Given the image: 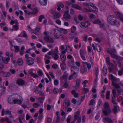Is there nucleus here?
<instances>
[{
  "instance_id": "1",
  "label": "nucleus",
  "mask_w": 123,
  "mask_h": 123,
  "mask_svg": "<svg viewBox=\"0 0 123 123\" xmlns=\"http://www.w3.org/2000/svg\"><path fill=\"white\" fill-rule=\"evenodd\" d=\"M107 18L108 22L112 25H116L117 26L120 25L119 22L118 21L115 15H109Z\"/></svg>"
},
{
  "instance_id": "2",
  "label": "nucleus",
  "mask_w": 123,
  "mask_h": 123,
  "mask_svg": "<svg viewBox=\"0 0 123 123\" xmlns=\"http://www.w3.org/2000/svg\"><path fill=\"white\" fill-rule=\"evenodd\" d=\"M51 33H53L54 36L56 39H58L61 35V31L56 29H54L52 30L51 32Z\"/></svg>"
},
{
  "instance_id": "3",
  "label": "nucleus",
  "mask_w": 123,
  "mask_h": 123,
  "mask_svg": "<svg viewBox=\"0 0 123 123\" xmlns=\"http://www.w3.org/2000/svg\"><path fill=\"white\" fill-rule=\"evenodd\" d=\"M109 78L112 80V85L115 87L116 88L118 89L120 88V86L118 84H117L115 82L117 79L112 74L110 75L109 76Z\"/></svg>"
},
{
  "instance_id": "4",
  "label": "nucleus",
  "mask_w": 123,
  "mask_h": 123,
  "mask_svg": "<svg viewBox=\"0 0 123 123\" xmlns=\"http://www.w3.org/2000/svg\"><path fill=\"white\" fill-rule=\"evenodd\" d=\"M107 52L110 54L111 56L113 58H115L116 56L117 55L116 54H114V53H116V50L115 49L113 48L111 49H108L107 50Z\"/></svg>"
},
{
  "instance_id": "5",
  "label": "nucleus",
  "mask_w": 123,
  "mask_h": 123,
  "mask_svg": "<svg viewBox=\"0 0 123 123\" xmlns=\"http://www.w3.org/2000/svg\"><path fill=\"white\" fill-rule=\"evenodd\" d=\"M76 84L75 86V88L76 90H73L71 92H76L78 91V89L80 87V85L81 83V80L80 79H78L76 80Z\"/></svg>"
},
{
  "instance_id": "6",
  "label": "nucleus",
  "mask_w": 123,
  "mask_h": 123,
  "mask_svg": "<svg viewBox=\"0 0 123 123\" xmlns=\"http://www.w3.org/2000/svg\"><path fill=\"white\" fill-rule=\"evenodd\" d=\"M70 105V101L68 99H66L63 105V108L64 111H66L67 108Z\"/></svg>"
},
{
  "instance_id": "7",
  "label": "nucleus",
  "mask_w": 123,
  "mask_h": 123,
  "mask_svg": "<svg viewBox=\"0 0 123 123\" xmlns=\"http://www.w3.org/2000/svg\"><path fill=\"white\" fill-rule=\"evenodd\" d=\"M90 24L89 22L86 21L80 23V25L81 28L84 29L86 28H88V26H90Z\"/></svg>"
},
{
  "instance_id": "8",
  "label": "nucleus",
  "mask_w": 123,
  "mask_h": 123,
  "mask_svg": "<svg viewBox=\"0 0 123 123\" xmlns=\"http://www.w3.org/2000/svg\"><path fill=\"white\" fill-rule=\"evenodd\" d=\"M112 111L111 109H104L103 110V114L105 116H107L110 114L111 112Z\"/></svg>"
},
{
  "instance_id": "9",
  "label": "nucleus",
  "mask_w": 123,
  "mask_h": 123,
  "mask_svg": "<svg viewBox=\"0 0 123 123\" xmlns=\"http://www.w3.org/2000/svg\"><path fill=\"white\" fill-rule=\"evenodd\" d=\"M27 64L29 65H32L34 63V59L30 57L29 59L26 60Z\"/></svg>"
},
{
  "instance_id": "10",
  "label": "nucleus",
  "mask_w": 123,
  "mask_h": 123,
  "mask_svg": "<svg viewBox=\"0 0 123 123\" xmlns=\"http://www.w3.org/2000/svg\"><path fill=\"white\" fill-rule=\"evenodd\" d=\"M72 73L70 75L69 77V79L70 80H71L72 79H76L78 76V72H72Z\"/></svg>"
},
{
  "instance_id": "11",
  "label": "nucleus",
  "mask_w": 123,
  "mask_h": 123,
  "mask_svg": "<svg viewBox=\"0 0 123 123\" xmlns=\"http://www.w3.org/2000/svg\"><path fill=\"white\" fill-rule=\"evenodd\" d=\"M69 11L67 10L65 12V13L64 15V18L66 19L67 20L70 19V16L68 13Z\"/></svg>"
},
{
  "instance_id": "12",
  "label": "nucleus",
  "mask_w": 123,
  "mask_h": 123,
  "mask_svg": "<svg viewBox=\"0 0 123 123\" xmlns=\"http://www.w3.org/2000/svg\"><path fill=\"white\" fill-rule=\"evenodd\" d=\"M44 39L45 41L47 42L50 43L54 42V40L53 39L48 35H46Z\"/></svg>"
},
{
  "instance_id": "13",
  "label": "nucleus",
  "mask_w": 123,
  "mask_h": 123,
  "mask_svg": "<svg viewBox=\"0 0 123 123\" xmlns=\"http://www.w3.org/2000/svg\"><path fill=\"white\" fill-rule=\"evenodd\" d=\"M71 70L72 72H78L79 69L77 66H73L71 67Z\"/></svg>"
},
{
  "instance_id": "14",
  "label": "nucleus",
  "mask_w": 123,
  "mask_h": 123,
  "mask_svg": "<svg viewBox=\"0 0 123 123\" xmlns=\"http://www.w3.org/2000/svg\"><path fill=\"white\" fill-rule=\"evenodd\" d=\"M33 71L32 69H31L29 70L28 73L34 78H36L38 77V75H37L36 74L33 73Z\"/></svg>"
},
{
  "instance_id": "15",
  "label": "nucleus",
  "mask_w": 123,
  "mask_h": 123,
  "mask_svg": "<svg viewBox=\"0 0 123 123\" xmlns=\"http://www.w3.org/2000/svg\"><path fill=\"white\" fill-rule=\"evenodd\" d=\"M17 83L18 85L21 86L24 85L25 83V82L23 80L20 79H18Z\"/></svg>"
},
{
  "instance_id": "16",
  "label": "nucleus",
  "mask_w": 123,
  "mask_h": 123,
  "mask_svg": "<svg viewBox=\"0 0 123 123\" xmlns=\"http://www.w3.org/2000/svg\"><path fill=\"white\" fill-rule=\"evenodd\" d=\"M64 6L63 4L60 2H59L57 4V6L58 7L57 10L58 11H60L61 10V7L63 8Z\"/></svg>"
},
{
  "instance_id": "17",
  "label": "nucleus",
  "mask_w": 123,
  "mask_h": 123,
  "mask_svg": "<svg viewBox=\"0 0 123 123\" xmlns=\"http://www.w3.org/2000/svg\"><path fill=\"white\" fill-rule=\"evenodd\" d=\"M119 111V107L117 105L114 106V108L112 110L114 114H116Z\"/></svg>"
},
{
  "instance_id": "18",
  "label": "nucleus",
  "mask_w": 123,
  "mask_h": 123,
  "mask_svg": "<svg viewBox=\"0 0 123 123\" xmlns=\"http://www.w3.org/2000/svg\"><path fill=\"white\" fill-rule=\"evenodd\" d=\"M103 121L104 123H105L106 122L108 123H112L113 122L111 119L108 117L104 118L103 119Z\"/></svg>"
},
{
  "instance_id": "19",
  "label": "nucleus",
  "mask_w": 123,
  "mask_h": 123,
  "mask_svg": "<svg viewBox=\"0 0 123 123\" xmlns=\"http://www.w3.org/2000/svg\"><path fill=\"white\" fill-rule=\"evenodd\" d=\"M60 66L63 71H65L66 69V64L65 62H63L60 63Z\"/></svg>"
},
{
  "instance_id": "20",
  "label": "nucleus",
  "mask_w": 123,
  "mask_h": 123,
  "mask_svg": "<svg viewBox=\"0 0 123 123\" xmlns=\"http://www.w3.org/2000/svg\"><path fill=\"white\" fill-rule=\"evenodd\" d=\"M83 68H88V69H90L91 68V65L90 64H88L86 62H85L83 63Z\"/></svg>"
},
{
  "instance_id": "21",
  "label": "nucleus",
  "mask_w": 123,
  "mask_h": 123,
  "mask_svg": "<svg viewBox=\"0 0 123 123\" xmlns=\"http://www.w3.org/2000/svg\"><path fill=\"white\" fill-rule=\"evenodd\" d=\"M61 16L60 14L58 12H56L53 15V17L54 19H56L60 18Z\"/></svg>"
},
{
  "instance_id": "22",
  "label": "nucleus",
  "mask_w": 123,
  "mask_h": 123,
  "mask_svg": "<svg viewBox=\"0 0 123 123\" xmlns=\"http://www.w3.org/2000/svg\"><path fill=\"white\" fill-rule=\"evenodd\" d=\"M107 70L106 67L105 66H104L102 70L103 73L104 75H106L107 73Z\"/></svg>"
},
{
  "instance_id": "23",
  "label": "nucleus",
  "mask_w": 123,
  "mask_h": 123,
  "mask_svg": "<svg viewBox=\"0 0 123 123\" xmlns=\"http://www.w3.org/2000/svg\"><path fill=\"white\" fill-rule=\"evenodd\" d=\"M61 60L62 62H65L66 61V56L63 54H61L60 55Z\"/></svg>"
},
{
  "instance_id": "24",
  "label": "nucleus",
  "mask_w": 123,
  "mask_h": 123,
  "mask_svg": "<svg viewBox=\"0 0 123 123\" xmlns=\"http://www.w3.org/2000/svg\"><path fill=\"white\" fill-rule=\"evenodd\" d=\"M115 14L117 17L118 18H119L120 20H121V19L123 17V15H122L118 11H116L115 12Z\"/></svg>"
},
{
  "instance_id": "25",
  "label": "nucleus",
  "mask_w": 123,
  "mask_h": 123,
  "mask_svg": "<svg viewBox=\"0 0 123 123\" xmlns=\"http://www.w3.org/2000/svg\"><path fill=\"white\" fill-rule=\"evenodd\" d=\"M80 113V111L79 110L75 114L74 116V117L75 119L77 120L79 116Z\"/></svg>"
},
{
  "instance_id": "26",
  "label": "nucleus",
  "mask_w": 123,
  "mask_h": 123,
  "mask_svg": "<svg viewBox=\"0 0 123 123\" xmlns=\"http://www.w3.org/2000/svg\"><path fill=\"white\" fill-rule=\"evenodd\" d=\"M72 7L79 10H80L81 9V7L76 4H72Z\"/></svg>"
},
{
  "instance_id": "27",
  "label": "nucleus",
  "mask_w": 123,
  "mask_h": 123,
  "mask_svg": "<svg viewBox=\"0 0 123 123\" xmlns=\"http://www.w3.org/2000/svg\"><path fill=\"white\" fill-rule=\"evenodd\" d=\"M18 64L19 66L22 65L23 63V60L21 59H18L17 61Z\"/></svg>"
},
{
  "instance_id": "28",
  "label": "nucleus",
  "mask_w": 123,
  "mask_h": 123,
  "mask_svg": "<svg viewBox=\"0 0 123 123\" xmlns=\"http://www.w3.org/2000/svg\"><path fill=\"white\" fill-rule=\"evenodd\" d=\"M39 2L41 4L43 5H45L47 3V0H40Z\"/></svg>"
},
{
  "instance_id": "29",
  "label": "nucleus",
  "mask_w": 123,
  "mask_h": 123,
  "mask_svg": "<svg viewBox=\"0 0 123 123\" xmlns=\"http://www.w3.org/2000/svg\"><path fill=\"white\" fill-rule=\"evenodd\" d=\"M10 60V58L8 57L7 58H3L2 60L3 62L6 64H7L8 61Z\"/></svg>"
},
{
  "instance_id": "30",
  "label": "nucleus",
  "mask_w": 123,
  "mask_h": 123,
  "mask_svg": "<svg viewBox=\"0 0 123 123\" xmlns=\"http://www.w3.org/2000/svg\"><path fill=\"white\" fill-rule=\"evenodd\" d=\"M3 74L4 77H9L11 75V73L9 72H3Z\"/></svg>"
},
{
  "instance_id": "31",
  "label": "nucleus",
  "mask_w": 123,
  "mask_h": 123,
  "mask_svg": "<svg viewBox=\"0 0 123 123\" xmlns=\"http://www.w3.org/2000/svg\"><path fill=\"white\" fill-rule=\"evenodd\" d=\"M40 28L39 27H36L33 31V33L36 34H37L38 32L40 30Z\"/></svg>"
},
{
  "instance_id": "32",
  "label": "nucleus",
  "mask_w": 123,
  "mask_h": 123,
  "mask_svg": "<svg viewBox=\"0 0 123 123\" xmlns=\"http://www.w3.org/2000/svg\"><path fill=\"white\" fill-rule=\"evenodd\" d=\"M109 65L110 67L109 68V72H111L114 69V68L113 67L114 65L111 64Z\"/></svg>"
},
{
  "instance_id": "33",
  "label": "nucleus",
  "mask_w": 123,
  "mask_h": 123,
  "mask_svg": "<svg viewBox=\"0 0 123 123\" xmlns=\"http://www.w3.org/2000/svg\"><path fill=\"white\" fill-rule=\"evenodd\" d=\"M74 59H72L70 61V62L69 63V66L71 67L72 66H73L74 65Z\"/></svg>"
},
{
  "instance_id": "34",
  "label": "nucleus",
  "mask_w": 123,
  "mask_h": 123,
  "mask_svg": "<svg viewBox=\"0 0 123 123\" xmlns=\"http://www.w3.org/2000/svg\"><path fill=\"white\" fill-rule=\"evenodd\" d=\"M104 106L105 108L104 109H110L109 107V103L107 102H106L104 104Z\"/></svg>"
},
{
  "instance_id": "35",
  "label": "nucleus",
  "mask_w": 123,
  "mask_h": 123,
  "mask_svg": "<svg viewBox=\"0 0 123 123\" xmlns=\"http://www.w3.org/2000/svg\"><path fill=\"white\" fill-rule=\"evenodd\" d=\"M83 4L84 6H87L89 8H91V6H92L90 3H83Z\"/></svg>"
},
{
  "instance_id": "36",
  "label": "nucleus",
  "mask_w": 123,
  "mask_h": 123,
  "mask_svg": "<svg viewBox=\"0 0 123 123\" xmlns=\"http://www.w3.org/2000/svg\"><path fill=\"white\" fill-rule=\"evenodd\" d=\"M14 104L17 103L19 104H21L22 103V102L20 100H17V99L14 100H13Z\"/></svg>"
},
{
  "instance_id": "37",
  "label": "nucleus",
  "mask_w": 123,
  "mask_h": 123,
  "mask_svg": "<svg viewBox=\"0 0 123 123\" xmlns=\"http://www.w3.org/2000/svg\"><path fill=\"white\" fill-rule=\"evenodd\" d=\"M98 105L97 107V109L98 108H99L100 107V105H102V101L100 99H99V101L98 103Z\"/></svg>"
},
{
  "instance_id": "38",
  "label": "nucleus",
  "mask_w": 123,
  "mask_h": 123,
  "mask_svg": "<svg viewBox=\"0 0 123 123\" xmlns=\"http://www.w3.org/2000/svg\"><path fill=\"white\" fill-rule=\"evenodd\" d=\"M60 30L62 33L64 34H66L67 33L68 31L66 29L63 28H60Z\"/></svg>"
},
{
  "instance_id": "39",
  "label": "nucleus",
  "mask_w": 123,
  "mask_h": 123,
  "mask_svg": "<svg viewBox=\"0 0 123 123\" xmlns=\"http://www.w3.org/2000/svg\"><path fill=\"white\" fill-rule=\"evenodd\" d=\"M94 24H97L99 25H101V21L99 19H97L95 20L93 22Z\"/></svg>"
},
{
  "instance_id": "40",
  "label": "nucleus",
  "mask_w": 123,
  "mask_h": 123,
  "mask_svg": "<svg viewBox=\"0 0 123 123\" xmlns=\"http://www.w3.org/2000/svg\"><path fill=\"white\" fill-rule=\"evenodd\" d=\"M96 47L97 51L99 52H100L101 50L100 46L98 45L97 44L96 46Z\"/></svg>"
},
{
  "instance_id": "41",
  "label": "nucleus",
  "mask_w": 123,
  "mask_h": 123,
  "mask_svg": "<svg viewBox=\"0 0 123 123\" xmlns=\"http://www.w3.org/2000/svg\"><path fill=\"white\" fill-rule=\"evenodd\" d=\"M14 48L15 49V51L16 52H18L19 51L20 49L19 46H15Z\"/></svg>"
},
{
  "instance_id": "42",
  "label": "nucleus",
  "mask_w": 123,
  "mask_h": 123,
  "mask_svg": "<svg viewBox=\"0 0 123 123\" xmlns=\"http://www.w3.org/2000/svg\"><path fill=\"white\" fill-rule=\"evenodd\" d=\"M45 18V17L44 15H41L39 17V18L38 20L39 21L41 22L42 21V20L43 19H44Z\"/></svg>"
},
{
  "instance_id": "43",
  "label": "nucleus",
  "mask_w": 123,
  "mask_h": 123,
  "mask_svg": "<svg viewBox=\"0 0 123 123\" xmlns=\"http://www.w3.org/2000/svg\"><path fill=\"white\" fill-rule=\"evenodd\" d=\"M21 33L23 34V37L25 38H27L28 37L25 31H23L21 32Z\"/></svg>"
},
{
  "instance_id": "44",
  "label": "nucleus",
  "mask_w": 123,
  "mask_h": 123,
  "mask_svg": "<svg viewBox=\"0 0 123 123\" xmlns=\"http://www.w3.org/2000/svg\"><path fill=\"white\" fill-rule=\"evenodd\" d=\"M71 32L73 33L75 32L76 30V27L75 26H73L71 28Z\"/></svg>"
},
{
  "instance_id": "45",
  "label": "nucleus",
  "mask_w": 123,
  "mask_h": 123,
  "mask_svg": "<svg viewBox=\"0 0 123 123\" xmlns=\"http://www.w3.org/2000/svg\"><path fill=\"white\" fill-rule=\"evenodd\" d=\"M87 70V68H82L80 69V71L81 73H83L85 72Z\"/></svg>"
},
{
  "instance_id": "46",
  "label": "nucleus",
  "mask_w": 123,
  "mask_h": 123,
  "mask_svg": "<svg viewBox=\"0 0 123 123\" xmlns=\"http://www.w3.org/2000/svg\"><path fill=\"white\" fill-rule=\"evenodd\" d=\"M58 89L57 88H55L53 90V92H62V90L61 89H59L58 91Z\"/></svg>"
},
{
  "instance_id": "47",
  "label": "nucleus",
  "mask_w": 123,
  "mask_h": 123,
  "mask_svg": "<svg viewBox=\"0 0 123 123\" xmlns=\"http://www.w3.org/2000/svg\"><path fill=\"white\" fill-rule=\"evenodd\" d=\"M89 18L90 19L92 20L93 19H95L96 18V16L93 14H91L89 16Z\"/></svg>"
},
{
  "instance_id": "48",
  "label": "nucleus",
  "mask_w": 123,
  "mask_h": 123,
  "mask_svg": "<svg viewBox=\"0 0 123 123\" xmlns=\"http://www.w3.org/2000/svg\"><path fill=\"white\" fill-rule=\"evenodd\" d=\"M57 54H53V55L54 56L53 57L55 60H57L59 58V57Z\"/></svg>"
},
{
  "instance_id": "49",
  "label": "nucleus",
  "mask_w": 123,
  "mask_h": 123,
  "mask_svg": "<svg viewBox=\"0 0 123 123\" xmlns=\"http://www.w3.org/2000/svg\"><path fill=\"white\" fill-rule=\"evenodd\" d=\"M106 62L107 64H108L109 65H110L112 63H111L110 62V59L109 57H107L106 58Z\"/></svg>"
},
{
  "instance_id": "50",
  "label": "nucleus",
  "mask_w": 123,
  "mask_h": 123,
  "mask_svg": "<svg viewBox=\"0 0 123 123\" xmlns=\"http://www.w3.org/2000/svg\"><path fill=\"white\" fill-rule=\"evenodd\" d=\"M84 18V17L81 14H80L78 15V18L80 21H82Z\"/></svg>"
},
{
  "instance_id": "51",
  "label": "nucleus",
  "mask_w": 123,
  "mask_h": 123,
  "mask_svg": "<svg viewBox=\"0 0 123 123\" xmlns=\"http://www.w3.org/2000/svg\"><path fill=\"white\" fill-rule=\"evenodd\" d=\"M98 68H95V74L96 77H97L98 75Z\"/></svg>"
},
{
  "instance_id": "52",
  "label": "nucleus",
  "mask_w": 123,
  "mask_h": 123,
  "mask_svg": "<svg viewBox=\"0 0 123 123\" xmlns=\"http://www.w3.org/2000/svg\"><path fill=\"white\" fill-rule=\"evenodd\" d=\"M80 55H83L85 53V51L83 50L80 49Z\"/></svg>"
},
{
  "instance_id": "53",
  "label": "nucleus",
  "mask_w": 123,
  "mask_h": 123,
  "mask_svg": "<svg viewBox=\"0 0 123 123\" xmlns=\"http://www.w3.org/2000/svg\"><path fill=\"white\" fill-rule=\"evenodd\" d=\"M36 59L37 60L36 62L38 63H40L41 62V59L39 57H37Z\"/></svg>"
},
{
  "instance_id": "54",
  "label": "nucleus",
  "mask_w": 123,
  "mask_h": 123,
  "mask_svg": "<svg viewBox=\"0 0 123 123\" xmlns=\"http://www.w3.org/2000/svg\"><path fill=\"white\" fill-rule=\"evenodd\" d=\"M52 121V119L50 117H47L46 121L48 123H50Z\"/></svg>"
},
{
  "instance_id": "55",
  "label": "nucleus",
  "mask_w": 123,
  "mask_h": 123,
  "mask_svg": "<svg viewBox=\"0 0 123 123\" xmlns=\"http://www.w3.org/2000/svg\"><path fill=\"white\" fill-rule=\"evenodd\" d=\"M41 88H40L38 87H37L35 89V92H42L41 91Z\"/></svg>"
},
{
  "instance_id": "56",
  "label": "nucleus",
  "mask_w": 123,
  "mask_h": 123,
  "mask_svg": "<svg viewBox=\"0 0 123 123\" xmlns=\"http://www.w3.org/2000/svg\"><path fill=\"white\" fill-rule=\"evenodd\" d=\"M82 10L84 11V12H91V11L87 9L86 8H83L82 9Z\"/></svg>"
},
{
  "instance_id": "57",
  "label": "nucleus",
  "mask_w": 123,
  "mask_h": 123,
  "mask_svg": "<svg viewBox=\"0 0 123 123\" xmlns=\"http://www.w3.org/2000/svg\"><path fill=\"white\" fill-rule=\"evenodd\" d=\"M18 26V25H14L13 26V28L14 29V30L16 31L18 30L19 28Z\"/></svg>"
},
{
  "instance_id": "58",
  "label": "nucleus",
  "mask_w": 123,
  "mask_h": 123,
  "mask_svg": "<svg viewBox=\"0 0 123 123\" xmlns=\"http://www.w3.org/2000/svg\"><path fill=\"white\" fill-rule=\"evenodd\" d=\"M94 102L95 101L94 99H91L90 101L89 105H93Z\"/></svg>"
},
{
  "instance_id": "59",
  "label": "nucleus",
  "mask_w": 123,
  "mask_h": 123,
  "mask_svg": "<svg viewBox=\"0 0 123 123\" xmlns=\"http://www.w3.org/2000/svg\"><path fill=\"white\" fill-rule=\"evenodd\" d=\"M52 68L54 69H56L58 68V65L55 64H54L52 66Z\"/></svg>"
},
{
  "instance_id": "60",
  "label": "nucleus",
  "mask_w": 123,
  "mask_h": 123,
  "mask_svg": "<svg viewBox=\"0 0 123 123\" xmlns=\"http://www.w3.org/2000/svg\"><path fill=\"white\" fill-rule=\"evenodd\" d=\"M40 105V104H37L35 103H34L33 105V107L36 108L38 107Z\"/></svg>"
},
{
  "instance_id": "61",
  "label": "nucleus",
  "mask_w": 123,
  "mask_h": 123,
  "mask_svg": "<svg viewBox=\"0 0 123 123\" xmlns=\"http://www.w3.org/2000/svg\"><path fill=\"white\" fill-rule=\"evenodd\" d=\"M116 99L115 97L112 98V102L113 104H117V103L116 102Z\"/></svg>"
},
{
  "instance_id": "62",
  "label": "nucleus",
  "mask_w": 123,
  "mask_h": 123,
  "mask_svg": "<svg viewBox=\"0 0 123 123\" xmlns=\"http://www.w3.org/2000/svg\"><path fill=\"white\" fill-rule=\"evenodd\" d=\"M37 73L40 76H42L43 74L42 70H39L38 71H37Z\"/></svg>"
},
{
  "instance_id": "63",
  "label": "nucleus",
  "mask_w": 123,
  "mask_h": 123,
  "mask_svg": "<svg viewBox=\"0 0 123 123\" xmlns=\"http://www.w3.org/2000/svg\"><path fill=\"white\" fill-rule=\"evenodd\" d=\"M33 13H34V15L38 12V10H37V9L36 8H34L33 10Z\"/></svg>"
},
{
  "instance_id": "64",
  "label": "nucleus",
  "mask_w": 123,
  "mask_h": 123,
  "mask_svg": "<svg viewBox=\"0 0 123 123\" xmlns=\"http://www.w3.org/2000/svg\"><path fill=\"white\" fill-rule=\"evenodd\" d=\"M117 2L121 5L123 4V0H117Z\"/></svg>"
}]
</instances>
